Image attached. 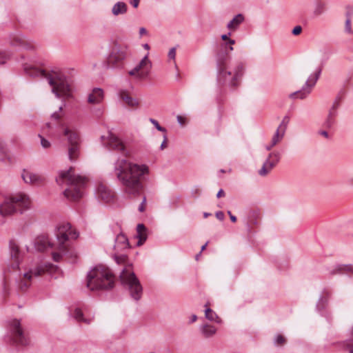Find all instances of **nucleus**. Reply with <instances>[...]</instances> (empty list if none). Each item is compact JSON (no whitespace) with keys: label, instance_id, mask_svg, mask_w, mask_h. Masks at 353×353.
<instances>
[{"label":"nucleus","instance_id":"9","mask_svg":"<svg viewBox=\"0 0 353 353\" xmlns=\"http://www.w3.org/2000/svg\"><path fill=\"white\" fill-rule=\"evenodd\" d=\"M46 270L42 265H37L31 268L28 272L22 274L21 276L16 277L17 287L21 291H26L30 286V281L33 277L41 276Z\"/></svg>","mask_w":353,"mask_h":353},{"label":"nucleus","instance_id":"44","mask_svg":"<svg viewBox=\"0 0 353 353\" xmlns=\"http://www.w3.org/2000/svg\"><path fill=\"white\" fill-rule=\"evenodd\" d=\"M63 106H60L58 112H54V113L52 114L51 118L56 121H58L61 118V114L59 112H61Z\"/></svg>","mask_w":353,"mask_h":353},{"label":"nucleus","instance_id":"23","mask_svg":"<svg viewBox=\"0 0 353 353\" xmlns=\"http://www.w3.org/2000/svg\"><path fill=\"white\" fill-rule=\"evenodd\" d=\"M129 248V242L127 236L123 233L118 234L115 239L114 248L116 252L123 250Z\"/></svg>","mask_w":353,"mask_h":353},{"label":"nucleus","instance_id":"34","mask_svg":"<svg viewBox=\"0 0 353 353\" xmlns=\"http://www.w3.org/2000/svg\"><path fill=\"white\" fill-rule=\"evenodd\" d=\"M176 47H172L170 49L168 53V63H173L174 66L176 68Z\"/></svg>","mask_w":353,"mask_h":353},{"label":"nucleus","instance_id":"33","mask_svg":"<svg viewBox=\"0 0 353 353\" xmlns=\"http://www.w3.org/2000/svg\"><path fill=\"white\" fill-rule=\"evenodd\" d=\"M73 317L77 321L80 323L90 324L92 322V319L85 318L82 311L79 308H76L74 310L73 313Z\"/></svg>","mask_w":353,"mask_h":353},{"label":"nucleus","instance_id":"6","mask_svg":"<svg viewBox=\"0 0 353 353\" xmlns=\"http://www.w3.org/2000/svg\"><path fill=\"white\" fill-rule=\"evenodd\" d=\"M30 204L29 198L23 194L6 196L0 205V214L6 216L12 215L17 212L23 213L30 208Z\"/></svg>","mask_w":353,"mask_h":353},{"label":"nucleus","instance_id":"55","mask_svg":"<svg viewBox=\"0 0 353 353\" xmlns=\"http://www.w3.org/2000/svg\"><path fill=\"white\" fill-rule=\"evenodd\" d=\"M319 134L326 138H328V133L325 130H321L319 132Z\"/></svg>","mask_w":353,"mask_h":353},{"label":"nucleus","instance_id":"41","mask_svg":"<svg viewBox=\"0 0 353 353\" xmlns=\"http://www.w3.org/2000/svg\"><path fill=\"white\" fill-rule=\"evenodd\" d=\"M10 57V53L6 51H0V64H3L6 60Z\"/></svg>","mask_w":353,"mask_h":353},{"label":"nucleus","instance_id":"1","mask_svg":"<svg viewBox=\"0 0 353 353\" xmlns=\"http://www.w3.org/2000/svg\"><path fill=\"white\" fill-rule=\"evenodd\" d=\"M114 173L123 185L124 192L137 196L143 188L141 177L148 173V167L132 163L125 158H119L114 163Z\"/></svg>","mask_w":353,"mask_h":353},{"label":"nucleus","instance_id":"62","mask_svg":"<svg viewBox=\"0 0 353 353\" xmlns=\"http://www.w3.org/2000/svg\"><path fill=\"white\" fill-rule=\"evenodd\" d=\"M207 245H208V242H207V243H205V244L201 247V251H200V252H201H201H203V251L206 248Z\"/></svg>","mask_w":353,"mask_h":353},{"label":"nucleus","instance_id":"28","mask_svg":"<svg viewBox=\"0 0 353 353\" xmlns=\"http://www.w3.org/2000/svg\"><path fill=\"white\" fill-rule=\"evenodd\" d=\"M200 331L205 338H210L216 332V328L210 324H204L200 327Z\"/></svg>","mask_w":353,"mask_h":353},{"label":"nucleus","instance_id":"37","mask_svg":"<svg viewBox=\"0 0 353 353\" xmlns=\"http://www.w3.org/2000/svg\"><path fill=\"white\" fill-rule=\"evenodd\" d=\"M289 121H290V119L288 117H287V116L284 117V118L283 119L281 124L279 125V126L278 127L277 129L285 132Z\"/></svg>","mask_w":353,"mask_h":353},{"label":"nucleus","instance_id":"18","mask_svg":"<svg viewBox=\"0 0 353 353\" xmlns=\"http://www.w3.org/2000/svg\"><path fill=\"white\" fill-rule=\"evenodd\" d=\"M54 246L55 245L50 241L48 236H39L34 241V248L40 252L45 251L49 248H54Z\"/></svg>","mask_w":353,"mask_h":353},{"label":"nucleus","instance_id":"19","mask_svg":"<svg viewBox=\"0 0 353 353\" xmlns=\"http://www.w3.org/2000/svg\"><path fill=\"white\" fill-rule=\"evenodd\" d=\"M97 195L99 199L105 203H109L112 201L114 194L113 192L105 185L100 184L97 189Z\"/></svg>","mask_w":353,"mask_h":353},{"label":"nucleus","instance_id":"64","mask_svg":"<svg viewBox=\"0 0 353 353\" xmlns=\"http://www.w3.org/2000/svg\"><path fill=\"white\" fill-rule=\"evenodd\" d=\"M349 182H350V185H353V177H352V178L349 180Z\"/></svg>","mask_w":353,"mask_h":353},{"label":"nucleus","instance_id":"26","mask_svg":"<svg viewBox=\"0 0 353 353\" xmlns=\"http://www.w3.org/2000/svg\"><path fill=\"white\" fill-rule=\"evenodd\" d=\"M21 177L25 183H37L41 181V177L37 174L23 170L21 174Z\"/></svg>","mask_w":353,"mask_h":353},{"label":"nucleus","instance_id":"43","mask_svg":"<svg viewBox=\"0 0 353 353\" xmlns=\"http://www.w3.org/2000/svg\"><path fill=\"white\" fill-rule=\"evenodd\" d=\"M345 30L348 34H353V31L351 28V19L350 17H347L345 21Z\"/></svg>","mask_w":353,"mask_h":353},{"label":"nucleus","instance_id":"16","mask_svg":"<svg viewBox=\"0 0 353 353\" xmlns=\"http://www.w3.org/2000/svg\"><path fill=\"white\" fill-rule=\"evenodd\" d=\"M321 70H319L315 73L314 79L307 80L301 90L291 93L289 95V97L290 99L299 98L300 99H303L306 98L307 96L311 92L312 88L314 86V85L316 84L317 80L319 78Z\"/></svg>","mask_w":353,"mask_h":353},{"label":"nucleus","instance_id":"35","mask_svg":"<svg viewBox=\"0 0 353 353\" xmlns=\"http://www.w3.org/2000/svg\"><path fill=\"white\" fill-rule=\"evenodd\" d=\"M284 134L285 132L277 129L272 139L271 142L273 143V145H276L283 139Z\"/></svg>","mask_w":353,"mask_h":353},{"label":"nucleus","instance_id":"4","mask_svg":"<svg viewBox=\"0 0 353 353\" xmlns=\"http://www.w3.org/2000/svg\"><path fill=\"white\" fill-rule=\"evenodd\" d=\"M24 70L28 75L32 77H46L48 83L52 86V92L55 94L57 98L69 94L70 87L69 81L65 77H59L54 78L47 75L43 70L27 65H24Z\"/></svg>","mask_w":353,"mask_h":353},{"label":"nucleus","instance_id":"27","mask_svg":"<svg viewBox=\"0 0 353 353\" xmlns=\"http://www.w3.org/2000/svg\"><path fill=\"white\" fill-rule=\"evenodd\" d=\"M146 228L142 223H139L137 227L136 237L139 239L137 242L138 245H142L147 239Z\"/></svg>","mask_w":353,"mask_h":353},{"label":"nucleus","instance_id":"52","mask_svg":"<svg viewBox=\"0 0 353 353\" xmlns=\"http://www.w3.org/2000/svg\"><path fill=\"white\" fill-rule=\"evenodd\" d=\"M140 0H132L131 4L134 8H137L139 4Z\"/></svg>","mask_w":353,"mask_h":353},{"label":"nucleus","instance_id":"15","mask_svg":"<svg viewBox=\"0 0 353 353\" xmlns=\"http://www.w3.org/2000/svg\"><path fill=\"white\" fill-rule=\"evenodd\" d=\"M127 55L126 48L121 47L118 44H115L110 55L107 58V68H113L117 67L118 64L121 62Z\"/></svg>","mask_w":353,"mask_h":353},{"label":"nucleus","instance_id":"20","mask_svg":"<svg viewBox=\"0 0 353 353\" xmlns=\"http://www.w3.org/2000/svg\"><path fill=\"white\" fill-rule=\"evenodd\" d=\"M118 96L119 99L129 107L136 108L139 105V100L131 97L129 92L125 90H120L118 92Z\"/></svg>","mask_w":353,"mask_h":353},{"label":"nucleus","instance_id":"54","mask_svg":"<svg viewBox=\"0 0 353 353\" xmlns=\"http://www.w3.org/2000/svg\"><path fill=\"white\" fill-rule=\"evenodd\" d=\"M163 138H164V139H163V142H162V143H161V147H160L161 150H163L164 148H165V145H166V139H167V138H166V134H164V135H163Z\"/></svg>","mask_w":353,"mask_h":353},{"label":"nucleus","instance_id":"46","mask_svg":"<svg viewBox=\"0 0 353 353\" xmlns=\"http://www.w3.org/2000/svg\"><path fill=\"white\" fill-rule=\"evenodd\" d=\"M301 31L302 27L301 26H296L292 29V34L294 35H299L301 34Z\"/></svg>","mask_w":353,"mask_h":353},{"label":"nucleus","instance_id":"45","mask_svg":"<svg viewBox=\"0 0 353 353\" xmlns=\"http://www.w3.org/2000/svg\"><path fill=\"white\" fill-rule=\"evenodd\" d=\"M39 137H41V144L42 147L43 148H48L50 146V141L40 135Z\"/></svg>","mask_w":353,"mask_h":353},{"label":"nucleus","instance_id":"3","mask_svg":"<svg viewBox=\"0 0 353 353\" xmlns=\"http://www.w3.org/2000/svg\"><path fill=\"white\" fill-rule=\"evenodd\" d=\"M114 283V276L107 267L99 265L88 273L86 285L90 290H110Z\"/></svg>","mask_w":353,"mask_h":353},{"label":"nucleus","instance_id":"57","mask_svg":"<svg viewBox=\"0 0 353 353\" xmlns=\"http://www.w3.org/2000/svg\"><path fill=\"white\" fill-rule=\"evenodd\" d=\"M230 35V32L228 33V34H223L221 35V39L223 40V41H226V40H228V36Z\"/></svg>","mask_w":353,"mask_h":353},{"label":"nucleus","instance_id":"42","mask_svg":"<svg viewBox=\"0 0 353 353\" xmlns=\"http://www.w3.org/2000/svg\"><path fill=\"white\" fill-rule=\"evenodd\" d=\"M114 259L117 263L121 264L125 262L127 259V256L125 254H121L120 256L114 254Z\"/></svg>","mask_w":353,"mask_h":353},{"label":"nucleus","instance_id":"49","mask_svg":"<svg viewBox=\"0 0 353 353\" xmlns=\"http://www.w3.org/2000/svg\"><path fill=\"white\" fill-rule=\"evenodd\" d=\"M216 215V217L220 220V221H223L225 218V215H224V213L222 212V211H218L216 212L215 214Z\"/></svg>","mask_w":353,"mask_h":353},{"label":"nucleus","instance_id":"5","mask_svg":"<svg viewBox=\"0 0 353 353\" xmlns=\"http://www.w3.org/2000/svg\"><path fill=\"white\" fill-rule=\"evenodd\" d=\"M55 235L57 245L54 248L57 249L58 252H53L52 255L54 261L59 262L63 256L66 254L68 251V244L66 243L68 240L70 238L77 239L79 234L76 231H72L71 225L67 223L57 227Z\"/></svg>","mask_w":353,"mask_h":353},{"label":"nucleus","instance_id":"53","mask_svg":"<svg viewBox=\"0 0 353 353\" xmlns=\"http://www.w3.org/2000/svg\"><path fill=\"white\" fill-rule=\"evenodd\" d=\"M224 196H225V192H224L223 190V189H220L219 190V192H217V194H216V197L217 198H220V197Z\"/></svg>","mask_w":353,"mask_h":353},{"label":"nucleus","instance_id":"24","mask_svg":"<svg viewBox=\"0 0 353 353\" xmlns=\"http://www.w3.org/2000/svg\"><path fill=\"white\" fill-rule=\"evenodd\" d=\"M103 99V91L99 88H95L92 90V92L88 95V101L90 103L97 104L102 101Z\"/></svg>","mask_w":353,"mask_h":353},{"label":"nucleus","instance_id":"39","mask_svg":"<svg viewBox=\"0 0 353 353\" xmlns=\"http://www.w3.org/2000/svg\"><path fill=\"white\" fill-rule=\"evenodd\" d=\"M149 121H150V122L151 123H152V124L154 125V126L156 128V129H157V130H159V131H160V132H163L164 134H165V133H166V130H165V128H163V127H161V126L159 125V122H158L156 119H152V118H150V119H149Z\"/></svg>","mask_w":353,"mask_h":353},{"label":"nucleus","instance_id":"47","mask_svg":"<svg viewBox=\"0 0 353 353\" xmlns=\"http://www.w3.org/2000/svg\"><path fill=\"white\" fill-rule=\"evenodd\" d=\"M188 123V119L182 116L178 115V123L184 126Z\"/></svg>","mask_w":353,"mask_h":353},{"label":"nucleus","instance_id":"59","mask_svg":"<svg viewBox=\"0 0 353 353\" xmlns=\"http://www.w3.org/2000/svg\"><path fill=\"white\" fill-rule=\"evenodd\" d=\"M275 145H273V143L271 142L270 145L265 146V149L267 150H270Z\"/></svg>","mask_w":353,"mask_h":353},{"label":"nucleus","instance_id":"61","mask_svg":"<svg viewBox=\"0 0 353 353\" xmlns=\"http://www.w3.org/2000/svg\"><path fill=\"white\" fill-rule=\"evenodd\" d=\"M143 47L144 49L149 50H150V46L148 43H145L143 45Z\"/></svg>","mask_w":353,"mask_h":353},{"label":"nucleus","instance_id":"12","mask_svg":"<svg viewBox=\"0 0 353 353\" xmlns=\"http://www.w3.org/2000/svg\"><path fill=\"white\" fill-rule=\"evenodd\" d=\"M148 52L140 61V62L131 70L129 71L130 76H134L137 79L142 80L148 77L150 73L152 63L148 59Z\"/></svg>","mask_w":353,"mask_h":353},{"label":"nucleus","instance_id":"17","mask_svg":"<svg viewBox=\"0 0 353 353\" xmlns=\"http://www.w3.org/2000/svg\"><path fill=\"white\" fill-rule=\"evenodd\" d=\"M281 154L279 152H273L269 154L262 168L259 170L261 176L267 175L270 171L279 162Z\"/></svg>","mask_w":353,"mask_h":353},{"label":"nucleus","instance_id":"13","mask_svg":"<svg viewBox=\"0 0 353 353\" xmlns=\"http://www.w3.org/2000/svg\"><path fill=\"white\" fill-rule=\"evenodd\" d=\"M227 53L225 54H218L216 57L217 79L220 83H228L231 80L232 75L230 71L227 70Z\"/></svg>","mask_w":353,"mask_h":353},{"label":"nucleus","instance_id":"11","mask_svg":"<svg viewBox=\"0 0 353 353\" xmlns=\"http://www.w3.org/2000/svg\"><path fill=\"white\" fill-rule=\"evenodd\" d=\"M63 134L66 137L69 144L68 158L71 161H74L78 157L79 153V136L76 131L72 130L68 128L64 129Z\"/></svg>","mask_w":353,"mask_h":353},{"label":"nucleus","instance_id":"2","mask_svg":"<svg viewBox=\"0 0 353 353\" xmlns=\"http://www.w3.org/2000/svg\"><path fill=\"white\" fill-rule=\"evenodd\" d=\"M56 181L61 186H68L63 192L67 199L77 201L83 196L86 179L76 174L72 168H70L67 171H61L56 178Z\"/></svg>","mask_w":353,"mask_h":353},{"label":"nucleus","instance_id":"32","mask_svg":"<svg viewBox=\"0 0 353 353\" xmlns=\"http://www.w3.org/2000/svg\"><path fill=\"white\" fill-rule=\"evenodd\" d=\"M243 21V15L238 14L228 23L227 28L230 30H235Z\"/></svg>","mask_w":353,"mask_h":353},{"label":"nucleus","instance_id":"51","mask_svg":"<svg viewBox=\"0 0 353 353\" xmlns=\"http://www.w3.org/2000/svg\"><path fill=\"white\" fill-rule=\"evenodd\" d=\"M228 214L230 216L232 222L234 223L236 221V217L234 215H233L230 211H228Z\"/></svg>","mask_w":353,"mask_h":353},{"label":"nucleus","instance_id":"38","mask_svg":"<svg viewBox=\"0 0 353 353\" xmlns=\"http://www.w3.org/2000/svg\"><path fill=\"white\" fill-rule=\"evenodd\" d=\"M286 343L285 338L281 334H277L275 336L274 343L277 345H283Z\"/></svg>","mask_w":353,"mask_h":353},{"label":"nucleus","instance_id":"8","mask_svg":"<svg viewBox=\"0 0 353 353\" xmlns=\"http://www.w3.org/2000/svg\"><path fill=\"white\" fill-rule=\"evenodd\" d=\"M119 277L122 284L128 289L131 297L135 301H139L143 294V288L139 279L132 270L131 264L125 265Z\"/></svg>","mask_w":353,"mask_h":353},{"label":"nucleus","instance_id":"50","mask_svg":"<svg viewBox=\"0 0 353 353\" xmlns=\"http://www.w3.org/2000/svg\"><path fill=\"white\" fill-rule=\"evenodd\" d=\"M340 105V102L337 100H335L332 104V108L330 110H333L334 111H337L338 108Z\"/></svg>","mask_w":353,"mask_h":353},{"label":"nucleus","instance_id":"40","mask_svg":"<svg viewBox=\"0 0 353 353\" xmlns=\"http://www.w3.org/2000/svg\"><path fill=\"white\" fill-rule=\"evenodd\" d=\"M324 12V6L323 4H318L314 10V14L316 17L321 15Z\"/></svg>","mask_w":353,"mask_h":353},{"label":"nucleus","instance_id":"58","mask_svg":"<svg viewBox=\"0 0 353 353\" xmlns=\"http://www.w3.org/2000/svg\"><path fill=\"white\" fill-rule=\"evenodd\" d=\"M196 319H197V316L196 314H192L191 316L190 322L193 323V322L196 321Z\"/></svg>","mask_w":353,"mask_h":353},{"label":"nucleus","instance_id":"30","mask_svg":"<svg viewBox=\"0 0 353 353\" xmlns=\"http://www.w3.org/2000/svg\"><path fill=\"white\" fill-rule=\"evenodd\" d=\"M205 307L206 309L205 310V317L212 322H215L217 323H221L222 322V320L221 318L216 314V313L213 311L212 309L208 307V303H206L205 305Z\"/></svg>","mask_w":353,"mask_h":353},{"label":"nucleus","instance_id":"63","mask_svg":"<svg viewBox=\"0 0 353 353\" xmlns=\"http://www.w3.org/2000/svg\"><path fill=\"white\" fill-rule=\"evenodd\" d=\"M210 215H211V214L208 213V212H204V214H203V216H204L205 218H207V217H208Z\"/></svg>","mask_w":353,"mask_h":353},{"label":"nucleus","instance_id":"56","mask_svg":"<svg viewBox=\"0 0 353 353\" xmlns=\"http://www.w3.org/2000/svg\"><path fill=\"white\" fill-rule=\"evenodd\" d=\"M234 43H235V41H234V40L231 39H228V43H229V44H230V45H233V44H234ZM224 46H225V48H227V43H225V44H224Z\"/></svg>","mask_w":353,"mask_h":353},{"label":"nucleus","instance_id":"7","mask_svg":"<svg viewBox=\"0 0 353 353\" xmlns=\"http://www.w3.org/2000/svg\"><path fill=\"white\" fill-rule=\"evenodd\" d=\"M6 340L17 347H26L30 344L29 334L25 331L20 319H12L8 321Z\"/></svg>","mask_w":353,"mask_h":353},{"label":"nucleus","instance_id":"29","mask_svg":"<svg viewBox=\"0 0 353 353\" xmlns=\"http://www.w3.org/2000/svg\"><path fill=\"white\" fill-rule=\"evenodd\" d=\"M337 116V111L330 110L325 121L323 126L327 129H330L336 123V117Z\"/></svg>","mask_w":353,"mask_h":353},{"label":"nucleus","instance_id":"22","mask_svg":"<svg viewBox=\"0 0 353 353\" xmlns=\"http://www.w3.org/2000/svg\"><path fill=\"white\" fill-rule=\"evenodd\" d=\"M244 66L242 63H239L234 68V74L231 80L229 81V85L230 87L235 88L238 86L239 81L243 74Z\"/></svg>","mask_w":353,"mask_h":353},{"label":"nucleus","instance_id":"14","mask_svg":"<svg viewBox=\"0 0 353 353\" xmlns=\"http://www.w3.org/2000/svg\"><path fill=\"white\" fill-rule=\"evenodd\" d=\"M9 248L10 258L12 262L8 265L7 270L10 272H17L18 276H21L22 274L19 269L21 261V254L19 247L14 241H10L9 243Z\"/></svg>","mask_w":353,"mask_h":353},{"label":"nucleus","instance_id":"48","mask_svg":"<svg viewBox=\"0 0 353 353\" xmlns=\"http://www.w3.org/2000/svg\"><path fill=\"white\" fill-rule=\"evenodd\" d=\"M145 203H146V197L144 196L143 198L142 202L141 203V204L139 206V212H143L145 210Z\"/></svg>","mask_w":353,"mask_h":353},{"label":"nucleus","instance_id":"21","mask_svg":"<svg viewBox=\"0 0 353 353\" xmlns=\"http://www.w3.org/2000/svg\"><path fill=\"white\" fill-rule=\"evenodd\" d=\"M10 43L12 46L20 47L26 50L33 48V46L22 35H14L11 39Z\"/></svg>","mask_w":353,"mask_h":353},{"label":"nucleus","instance_id":"31","mask_svg":"<svg viewBox=\"0 0 353 353\" xmlns=\"http://www.w3.org/2000/svg\"><path fill=\"white\" fill-rule=\"evenodd\" d=\"M128 6L123 1H119L116 3L112 8V12L114 16H118L119 14H123L127 12Z\"/></svg>","mask_w":353,"mask_h":353},{"label":"nucleus","instance_id":"10","mask_svg":"<svg viewBox=\"0 0 353 353\" xmlns=\"http://www.w3.org/2000/svg\"><path fill=\"white\" fill-rule=\"evenodd\" d=\"M103 145L110 151L121 154L123 157L128 155V150L123 141L112 132H108V136H101Z\"/></svg>","mask_w":353,"mask_h":353},{"label":"nucleus","instance_id":"36","mask_svg":"<svg viewBox=\"0 0 353 353\" xmlns=\"http://www.w3.org/2000/svg\"><path fill=\"white\" fill-rule=\"evenodd\" d=\"M343 349L348 350L349 353H353V327L351 333V339L343 342Z\"/></svg>","mask_w":353,"mask_h":353},{"label":"nucleus","instance_id":"60","mask_svg":"<svg viewBox=\"0 0 353 353\" xmlns=\"http://www.w3.org/2000/svg\"><path fill=\"white\" fill-rule=\"evenodd\" d=\"M147 32V30L145 28H141L140 30H139V33L140 34H145Z\"/></svg>","mask_w":353,"mask_h":353},{"label":"nucleus","instance_id":"25","mask_svg":"<svg viewBox=\"0 0 353 353\" xmlns=\"http://www.w3.org/2000/svg\"><path fill=\"white\" fill-rule=\"evenodd\" d=\"M344 273H353V265L351 264H339L330 272L331 275Z\"/></svg>","mask_w":353,"mask_h":353}]
</instances>
